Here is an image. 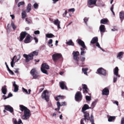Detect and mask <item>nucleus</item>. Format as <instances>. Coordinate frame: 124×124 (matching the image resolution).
<instances>
[{
	"label": "nucleus",
	"mask_w": 124,
	"mask_h": 124,
	"mask_svg": "<svg viewBox=\"0 0 124 124\" xmlns=\"http://www.w3.org/2000/svg\"><path fill=\"white\" fill-rule=\"evenodd\" d=\"M60 86L62 89H67V88L65 85V82L64 81H61L59 82Z\"/></svg>",
	"instance_id": "obj_14"
},
{
	"label": "nucleus",
	"mask_w": 124,
	"mask_h": 124,
	"mask_svg": "<svg viewBox=\"0 0 124 124\" xmlns=\"http://www.w3.org/2000/svg\"><path fill=\"white\" fill-rule=\"evenodd\" d=\"M91 108L89 107V106L87 104H85L82 108V112H85V111Z\"/></svg>",
	"instance_id": "obj_15"
},
{
	"label": "nucleus",
	"mask_w": 124,
	"mask_h": 124,
	"mask_svg": "<svg viewBox=\"0 0 124 124\" xmlns=\"http://www.w3.org/2000/svg\"><path fill=\"white\" fill-rule=\"evenodd\" d=\"M30 36L29 35L26 36L24 40V42L25 43H28L31 42V40L30 39Z\"/></svg>",
	"instance_id": "obj_20"
},
{
	"label": "nucleus",
	"mask_w": 124,
	"mask_h": 124,
	"mask_svg": "<svg viewBox=\"0 0 124 124\" xmlns=\"http://www.w3.org/2000/svg\"><path fill=\"white\" fill-rule=\"evenodd\" d=\"M66 103L65 102H63L61 103V106H64L66 105Z\"/></svg>",
	"instance_id": "obj_63"
},
{
	"label": "nucleus",
	"mask_w": 124,
	"mask_h": 124,
	"mask_svg": "<svg viewBox=\"0 0 124 124\" xmlns=\"http://www.w3.org/2000/svg\"><path fill=\"white\" fill-rule=\"evenodd\" d=\"M96 46H97L100 49H101L102 50H103V49L101 47L100 44L98 42H97L96 43Z\"/></svg>",
	"instance_id": "obj_49"
},
{
	"label": "nucleus",
	"mask_w": 124,
	"mask_h": 124,
	"mask_svg": "<svg viewBox=\"0 0 124 124\" xmlns=\"http://www.w3.org/2000/svg\"><path fill=\"white\" fill-rule=\"evenodd\" d=\"M82 95L81 93L80 92H77L75 95V99L77 101H79L81 100Z\"/></svg>",
	"instance_id": "obj_6"
},
{
	"label": "nucleus",
	"mask_w": 124,
	"mask_h": 124,
	"mask_svg": "<svg viewBox=\"0 0 124 124\" xmlns=\"http://www.w3.org/2000/svg\"><path fill=\"white\" fill-rule=\"evenodd\" d=\"M14 122L15 124H20L22 123V120L20 119H18V122L17 121L16 119H15Z\"/></svg>",
	"instance_id": "obj_32"
},
{
	"label": "nucleus",
	"mask_w": 124,
	"mask_h": 124,
	"mask_svg": "<svg viewBox=\"0 0 124 124\" xmlns=\"http://www.w3.org/2000/svg\"><path fill=\"white\" fill-rule=\"evenodd\" d=\"M16 57V56H14V57L13 58V59L12 60V61L11 62V66L13 68L14 67V64L16 62H17L20 59V55H19L18 57H17L15 59V60L16 61V62L14 63V59Z\"/></svg>",
	"instance_id": "obj_9"
},
{
	"label": "nucleus",
	"mask_w": 124,
	"mask_h": 124,
	"mask_svg": "<svg viewBox=\"0 0 124 124\" xmlns=\"http://www.w3.org/2000/svg\"><path fill=\"white\" fill-rule=\"evenodd\" d=\"M75 10V9L74 8H70L68 10V11L69 12H74Z\"/></svg>",
	"instance_id": "obj_52"
},
{
	"label": "nucleus",
	"mask_w": 124,
	"mask_h": 124,
	"mask_svg": "<svg viewBox=\"0 0 124 124\" xmlns=\"http://www.w3.org/2000/svg\"><path fill=\"white\" fill-rule=\"evenodd\" d=\"M46 37L48 38H51L53 37H54V36L51 33H47L46 35Z\"/></svg>",
	"instance_id": "obj_41"
},
{
	"label": "nucleus",
	"mask_w": 124,
	"mask_h": 124,
	"mask_svg": "<svg viewBox=\"0 0 124 124\" xmlns=\"http://www.w3.org/2000/svg\"><path fill=\"white\" fill-rule=\"evenodd\" d=\"M49 93V92L47 90H45L43 92L41 95L42 98L46 100L47 102L49 101L50 96Z\"/></svg>",
	"instance_id": "obj_3"
},
{
	"label": "nucleus",
	"mask_w": 124,
	"mask_h": 124,
	"mask_svg": "<svg viewBox=\"0 0 124 124\" xmlns=\"http://www.w3.org/2000/svg\"><path fill=\"white\" fill-rule=\"evenodd\" d=\"M97 102V101L96 100H95L93 101L91 104V107L90 108H93L95 107Z\"/></svg>",
	"instance_id": "obj_34"
},
{
	"label": "nucleus",
	"mask_w": 124,
	"mask_h": 124,
	"mask_svg": "<svg viewBox=\"0 0 124 124\" xmlns=\"http://www.w3.org/2000/svg\"><path fill=\"white\" fill-rule=\"evenodd\" d=\"M11 26L12 27V28L14 30H15L17 27V26L12 21L11 22Z\"/></svg>",
	"instance_id": "obj_35"
},
{
	"label": "nucleus",
	"mask_w": 124,
	"mask_h": 124,
	"mask_svg": "<svg viewBox=\"0 0 124 124\" xmlns=\"http://www.w3.org/2000/svg\"><path fill=\"white\" fill-rule=\"evenodd\" d=\"M124 53L123 52H120L118 53L117 56V58L119 59H121Z\"/></svg>",
	"instance_id": "obj_19"
},
{
	"label": "nucleus",
	"mask_w": 124,
	"mask_h": 124,
	"mask_svg": "<svg viewBox=\"0 0 124 124\" xmlns=\"http://www.w3.org/2000/svg\"><path fill=\"white\" fill-rule=\"evenodd\" d=\"M1 91L2 93L4 94H6L7 92V88L6 86V85H4L2 87Z\"/></svg>",
	"instance_id": "obj_24"
},
{
	"label": "nucleus",
	"mask_w": 124,
	"mask_h": 124,
	"mask_svg": "<svg viewBox=\"0 0 124 124\" xmlns=\"http://www.w3.org/2000/svg\"><path fill=\"white\" fill-rule=\"evenodd\" d=\"M86 49V48H81L80 49L81 50V52H80V54L81 55H84L86 53V51H85V49Z\"/></svg>",
	"instance_id": "obj_30"
},
{
	"label": "nucleus",
	"mask_w": 124,
	"mask_h": 124,
	"mask_svg": "<svg viewBox=\"0 0 124 124\" xmlns=\"http://www.w3.org/2000/svg\"><path fill=\"white\" fill-rule=\"evenodd\" d=\"M23 55V57L25 58L26 62H28L30 60H32L33 59V56L32 54L30 53L28 55L24 54Z\"/></svg>",
	"instance_id": "obj_5"
},
{
	"label": "nucleus",
	"mask_w": 124,
	"mask_h": 124,
	"mask_svg": "<svg viewBox=\"0 0 124 124\" xmlns=\"http://www.w3.org/2000/svg\"><path fill=\"white\" fill-rule=\"evenodd\" d=\"M24 3V2L23 1H21L18 3V7H20V6L23 5Z\"/></svg>",
	"instance_id": "obj_47"
},
{
	"label": "nucleus",
	"mask_w": 124,
	"mask_h": 124,
	"mask_svg": "<svg viewBox=\"0 0 124 124\" xmlns=\"http://www.w3.org/2000/svg\"><path fill=\"white\" fill-rule=\"evenodd\" d=\"M108 22V20L107 19L103 18L101 20V23L103 24L106 23Z\"/></svg>",
	"instance_id": "obj_38"
},
{
	"label": "nucleus",
	"mask_w": 124,
	"mask_h": 124,
	"mask_svg": "<svg viewBox=\"0 0 124 124\" xmlns=\"http://www.w3.org/2000/svg\"><path fill=\"white\" fill-rule=\"evenodd\" d=\"M62 56V55L60 54H55L52 55V58L54 61H55L59 59Z\"/></svg>",
	"instance_id": "obj_7"
},
{
	"label": "nucleus",
	"mask_w": 124,
	"mask_h": 124,
	"mask_svg": "<svg viewBox=\"0 0 124 124\" xmlns=\"http://www.w3.org/2000/svg\"><path fill=\"white\" fill-rule=\"evenodd\" d=\"M85 60V58L84 56H82L81 58V60L82 62L84 61Z\"/></svg>",
	"instance_id": "obj_53"
},
{
	"label": "nucleus",
	"mask_w": 124,
	"mask_h": 124,
	"mask_svg": "<svg viewBox=\"0 0 124 124\" xmlns=\"http://www.w3.org/2000/svg\"><path fill=\"white\" fill-rule=\"evenodd\" d=\"M31 4L29 3L27 6V8L26 10V11L27 12L29 13L31 10Z\"/></svg>",
	"instance_id": "obj_28"
},
{
	"label": "nucleus",
	"mask_w": 124,
	"mask_h": 124,
	"mask_svg": "<svg viewBox=\"0 0 124 124\" xmlns=\"http://www.w3.org/2000/svg\"><path fill=\"white\" fill-rule=\"evenodd\" d=\"M57 104L58 107V110H59L60 109V107L61 106V104L58 101L57 103Z\"/></svg>",
	"instance_id": "obj_43"
},
{
	"label": "nucleus",
	"mask_w": 124,
	"mask_h": 124,
	"mask_svg": "<svg viewBox=\"0 0 124 124\" xmlns=\"http://www.w3.org/2000/svg\"><path fill=\"white\" fill-rule=\"evenodd\" d=\"M96 0H88V3L89 5V7H91L90 6L92 5H95Z\"/></svg>",
	"instance_id": "obj_16"
},
{
	"label": "nucleus",
	"mask_w": 124,
	"mask_h": 124,
	"mask_svg": "<svg viewBox=\"0 0 124 124\" xmlns=\"http://www.w3.org/2000/svg\"><path fill=\"white\" fill-rule=\"evenodd\" d=\"M51 116L52 117H56V115L55 113H53L51 114Z\"/></svg>",
	"instance_id": "obj_62"
},
{
	"label": "nucleus",
	"mask_w": 124,
	"mask_h": 124,
	"mask_svg": "<svg viewBox=\"0 0 124 124\" xmlns=\"http://www.w3.org/2000/svg\"><path fill=\"white\" fill-rule=\"evenodd\" d=\"M84 114V117L85 118L84 119H85V121L86 119L87 120H89V114L86 112H83ZM84 119V118H83Z\"/></svg>",
	"instance_id": "obj_23"
},
{
	"label": "nucleus",
	"mask_w": 124,
	"mask_h": 124,
	"mask_svg": "<svg viewBox=\"0 0 124 124\" xmlns=\"http://www.w3.org/2000/svg\"><path fill=\"white\" fill-rule=\"evenodd\" d=\"M113 103L114 104H116L117 106L118 105V102L117 101H115L114 102H113Z\"/></svg>",
	"instance_id": "obj_64"
},
{
	"label": "nucleus",
	"mask_w": 124,
	"mask_h": 124,
	"mask_svg": "<svg viewBox=\"0 0 124 124\" xmlns=\"http://www.w3.org/2000/svg\"><path fill=\"white\" fill-rule=\"evenodd\" d=\"M38 6V5L36 3H35L33 5L34 8L35 9L37 8Z\"/></svg>",
	"instance_id": "obj_56"
},
{
	"label": "nucleus",
	"mask_w": 124,
	"mask_h": 124,
	"mask_svg": "<svg viewBox=\"0 0 124 124\" xmlns=\"http://www.w3.org/2000/svg\"><path fill=\"white\" fill-rule=\"evenodd\" d=\"M98 38L97 37H95L93 38L91 41V43L92 44H94L97 42Z\"/></svg>",
	"instance_id": "obj_29"
},
{
	"label": "nucleus",
	"mask_w": 124,
	"mask_h": 124,
	"mask_svg": "<svg viewBox=\"0 0 124 124\" xmlns=\"http://www.w3.org/2000/svg\"><path fill=\"white\" fill-rule=\"evenodd\" d=\"M20 109L22 111H23L25 110L26 109H28L26 107L24 106L23 105H20Z\"/></svg>",
	"instance_id": "obj_33"
},
{
	"label": "nucleus",
	"mask_w": 124,
	"mask_h": 124,
	"mask_svg": "<svg viewBox=\"0 0 124 124\" xmlns=\"http://www.w3.org/2000/svg\"><path fill=\"white\" fill-rule=\"evenodd\" d=\"M79 54V53L78 51H73V58L75 60L78 61L79 57H78Z\"/></svg>",
	"instance_id": "obj_10"
},
{
	"label": "nucleus",
	"mask_w": 124,
	"mask_h": 124,
	"mask_svg": "<svg viewBox=\"0 0 124 124\" xmlns=\"http://www.w3.org/2000/svg\"><path fill=\"white\" fill-rule=\"evenodd\" d=\"M34 33L35 34H40V32L39 30L35 31L34 32Z\"/></svg>",
	"instance_id": "obj_55"
},
{
	"label": "nucleus",
	"mask_w": 124,
	"mask_h": 124,
	"mask_svg": "<svg viewBox=\"0 0 124 124\" xmlns=\"http://www.w3.org/2000/svg\"><path fill=\"white\" fill-rule=\"evenodd\" d=\"M118 68L116 67L113 70V74L114 76L113 78V82L115 83L117 81L118 78H119L120 76L118 74Z\"/></svg>",
	"instance_id": "obj_1"
},
{
	"label": "nucleus",
	"mask_w": 124,
	"mask_h": 124,
	"mask_svg": "<svg viewBox=\"0 0 124 124\" xmlns=\"http://www.w3.org/2000/svg\"><path fill=\"white\" fill-rule=\"evenodd\" d=\"M115 116H110L108 118V121L109 122L113 121L115 119Z\"/></svg>",
	"instance_id": "obj_36"
},
{
	"label": "nucleus",
	"mask_w": 124,
	"mask_h": 124,
	"mask_svg": "<svg viewBox=\"0 0 124 124\" xmlns=\"http://www.w3.org/2000/svg\"><path fill=\"white\" fill-rule=\"evenodd\" d=\"M85 98L86 100L88 101H90L91 100V96H85Z\"/></svg>",
	"instance_id": "obj_44"
},
{
	"label": "nucleus",
	"mask_w": 124,
	"mask_h": 124,
	"mask_svg": "<svg viewBox=\"0 0 124 124\" xmlns=\"http://www.w3.org/2000/svg\"><path fill=\"white\" fill-rule=\"evenodd\" d=\"M124 124V117H123L121 120V124Z\"/></svg>",
	"instance_id": "obj_58"
},
{
	"label": "nucleus",
	"mask_w": 124,
	"mask_h": 124,
	"mask_svg": "<svg viewBox=\"0 0 124 124\" xmlns=\"http://www.w3.org/2000/svg\"><path fill=\"white\" fill-rule=\"evenodd\" d=\"M22 91L23 92L25 93L26 94L28 93V92L27 90L25 89L23 87L22 88Z\"/></svg>",
	"instance_id": "obj_46"
},
{
	"label": "nucleus",
	"mask_w": 124,
	"mask_h": 124,
	"mask_svg": "<svg viewBox=\"0 0 124 124\" xmlns=\"http://www.w3.org/2000/svg\"><path fill=\"white\" fill-rule=\"evenodd\" d=\"M31 73L34 79H39L40 76L37 70L35 68L32 69L31 71Z\"/></svg>",
	"instance_id": "obj_2"
},
{
	"label": "nucleus",
	"mask_w": 124,
	"mask_h": 124,
	"mask_svg": "<svg viewBox=\"0 0 124 124\" xmlns=\"http://www.w3.org/2000/svg\"><path fill=\"white\" fill-rule=\"evenodd\" d=\"M8 72L10 74H11L12 75H13L14 74V73L11 70H10V71H9Z\"/></svg>",
	"instance_id": "obj_61"
},
{
	"label": "nucleus",
	"mask_w": 124,
	"mask_h": 124,
	"mask_svg": "<svg viewBox=\"0 0 124 124\" xmlns=\"http://www.w3.org/2000/svg\"><path fill=\"white\" fill-rule=\"evenodd\" d=\"M85 119H83L81 120L80 121L81 124H85L83 121H85Z\"/></svg>",
	"instance_id": "obj_60"
},
{
	"label": "nucleus",
	"mask_w": 124,
	"mask_h": 124,
	"mask_svg": "<svg viewBox=\"0 0 124 124\" xmlns=\"http://www.w3.org/2000/svg\"><path fill=\"white\" fill-rule=\"evenodd\" d=\"M9 25V24H8L7 26V32L8 33H9L11 31V29L9 28L8 26Z\"/></svg>",
	"instance_id": "obj_50"
},
{
	"label": "nucleus",
	"mask_w": 124,
	"mask_h": 124,
	"mask_svg": "<svg viewBox=\"0 0 124 124\" xmlns=\"http://www.w3.org/2000/svg\"><path fill=\"white\" fill-rule=\"evenodd\" d=\"M120 18L121 19H123L124 18V12L122 11L119 13Z\"/></svg>",
	"instance_id": "obj_31"
},
{
	"label": "nucleus",
	"mask_w": 124,
	"mask_h": 124,
	"mask_svg": "<svg viewBox=\"0 0 124 124\" xmlns=\"http://www.w3.org/2000/svg\"><path fill=\"white\" fill-rule=\"evenodd\" d=\"M52 42H53L52 39H50L49 40V41L48 42V44L49 45H50L51 44H52Z\"/></svg>",
	"instance_id": "obj_59"
},
{
	"label": "nucleus",
	"mask_w": 124,
	"mask_h": 124,
	"mask_svg": "<svg viewBox=\"0 0 124 124\" xmlns=\"http://www.w3.org/2000/svg\"><path fill=\"white\" fill-rule=\"evenodd\" d=\"M5 109L12 113L13 112V109L12 107L9 105L4 106Z\"/></svg>",
	"instance_id": "obj_11"
},
{
	"label": "nucleus",
	"mask_w": 124,
	"mask_h": 124,
	"mask_svg": "<svg viewBox=\"0 0 124 124\" xmlns=\"http://www.w3.org/2000/svg\"><path fill=\"white\" fill-rule=\"evenodd\" d=\"M45 69L41 68V70L42 72L43 73L47 75L48 73H47V71Z\"/></svg>",
	"instance_id": "obj_42"
},
{
	"label": "nucleus",
	"mask_w": 124,
	"mask_h": 124,
	"mask_svg": "<svg viewBox=\"0 0 124 124\" xmlns=\"http://www.w3.org/2000/svg\"><path fill=\"white\" fill-rule=\"evenodd\" d=\"M33 39L35 41V42L36 43H37L38 41V39L35 37H34Z\"/></svg>",
	"instance_id": "obj_57"
},
{
	"label": "nucleus",
	"mask_w": 124,
	"mask_h": 124,
	"mask_svg": "<svg viewBox=\"0 0 124 124\" xmlns=\"http://www.w3.org/2000/svg\"><path fill=\"white\" fill-rule=\"evenodd\" d=\"M53 23L54 24L56 25L58 27V28L60 29L61 27L60 26V22L58 19L55 20L53 22Z\"/></svg>",
	"instance_id": "obj_12"
},
{
	"label": "nucleus",
	"mask_w": 124,
	"mask_h": 124,
	"mask_svg": "<svg viewBox=\"0 0 124 124\" xmlns=\"http://www.w3.org/2000/svg\"><path fill=\"white\" fill-rule=\"evenodd\" d=\"M30 115V110L29 109H26L24 112V115L22 116L21 118L23 120H27L29 118Z\"/></svg>",
	"instance_id": "obj_4"
},
{
	"label": "nucleus",
	"mask_w": 124,
	"mask_h": 124,
	"mask_svg": "<svg viewBox=\"0 0 124 124\" xmlns=\"http://www.w3.org/2000/svg\"><path fill=\"white\" fill-rule=\"evenodd\" d=\"M13 85L15 88L14 91L15 92H17L18 90V86L16 84V82L15 81L14 82Z\"/></svg>",
	"instance_id": "obj_25"
},
{
	"label": "nucleus",
	"mask_w": 124,
	"mask_h": 124,
	"mask_svg": "<svg viewBox=\"0 0 124 124\" xmlns=\"http://www.w3.org/2000/svg\"><path fill=\"white\" fill-rule=\"evenodd\" d=\"M109 93L108 89L107 88H104L102 90V94L103 95H108Z\"/></svg>",
	"instance_id": "obj_17"
},
{
	"label": "nucleus",
	"mask_w": 124,
	"mask_h": 124,
	"mask_svg": "<svg viewBox=\"0 0 124 124\" xmlns=\"http://www.w3.org/2000/svg\"><path fill=\"white\" fill-rule=\"evenodd\" d=\"M113 5H112V6L110 8L111 10L112 13L113 15H114V16L115 15V14L114 12L113 11Z\"/></svg>",
	"instance_id": "obj_51"
},
{
	"label": "nucleus",
	"mask_w": 124,
	"mask_h": 124,
	"mask_svg": "<svg viewBox=\"0 0 124 124\" xmlns=\"http://www.w3.org/2000/svg\"><path fill=\"white\" fill-rule=\"evenodd\" d=\"M12 93H9L8 95V97H5V98H4V99H6L7 98H8L9 97H12Z\"/></svg>",
	"instance_id": "obj_54"
},
{
	"label": "nucleus",
	"mask_w": 124,
	"mask_h": 124,
	"mask_svg": "<svg viewBox=\"0 0 124 124\" xmlns=\"http://www.w3.org/2000/svg\"><path fill=\"white\" fill-rule=\"evenodd\" d=\"M63 98V97L59 96L57 97H56L55 98V99L56 101H58L60 99H62Z\"/></svg>",
	"instance_id": "obj_45"
},
{
	"label": "nucleus",
	"mask_w": 124,
	"mask_h": 124,
	"mask_svg": "<svg viewBox=\"0 0 124 124\" xmlns=\"http://www.w3.org/2000/svg\"><path fill=\"white\" fill-rule=\"evenodd\" d=\"M97 71L98 73L103 75L105 76L106 75V71L102 68H99L97 70Z\"/></svg>",
	"instance_id": "obj_8"
},
{
	"label": "nucleus",
	"mask_w": 124,
	"mask_h": 124,
	"mask_svg": "<svg viewBox=\"0 0 124 124\" xmlns=\"http://www.w3.org/2000/svg\"><path fill=\"white\" fill-rule=\"evenodd\" d=\"M26 34L27 33L25 32H22L21 33L20 38V41H22L24 39Z\"/></svg>",
	"instance_id": "obj_21"
},
{
	"label": "nucleus",
	"mask_w": 124,
	"mask_h": 124,
	"mask_svg": "<svg viewBox=\"0 0 124 124\" xmlns=\"http://www.w3.org/2000/svg\"><path fill=\"white\" fill-rule=\"evenodd\" d=\"M66 43L69 45L72 46H74V43L71 39H70L68 42H67Z\"/></svg>",
	"instance_id": "obj_37"
},
{
	"label": "nucleus",
	"mask_w": 124,
	"mask_h": 124,
	"mask_svg": "<svg viewBox=\"0 0 124 124\" xmlns=\"http://www.w3.org/2000/svg\"><path fill=\"white\" fill-rule=\"evenodd\" d=\"M78 43L79 45H80L82 47V48H86V47L85 45L84 42L81 39H79L78 40Z\"/></svg>",
	"instance_id": "obj_18"
},
{
	"label": "nucleus",
	"mask_w": 124,
	"mask_h": 124,
	"mask_svg": "<svg viewBox=\"0 0 124 124\" xmlns=\"http://www.w3.org/2000/svg\"><path fill=\"white\" fill-rule=\"evenodd\" d=\"M88 70V68H83L82 69V70L84 74L87 75V71Z\"/></svg>",
	"instance_id": "obj_40"
},
{
	"label": "nucleus",
	"mask_w": 124,
	"mask_h": 124,
	"mask_svg": "<svg viewBox=\"0 0 124 124\" xmlns=\"http://www.w3.org/2000/svg\"><path fill=\"white\" fill-rule=\"evenodd\" d=\"M82 86L83 93L85 94L87 93L89 90L87 85L85 84H83Z\"/></svg>",
	"instance_id": "obj_13"
},
{
	"label": "nucleus",
	"mask_w": 124,
	"mask_h": 124,
	"mask_svg": "<svg viewBox=\"0 0 124 124\" xmlns=\"http://www.w3.org/2000/svg\"><path fill=\"white\" fill-rule=\"evenodd\" d=\"M88 18L87 17H85L84 19V22L87 25V22Z\"/></svg>",
	"instance_id": "obj_48"
},
{
	"label": "nucleus",
	"mask_w": 124,
	"mask_h": 124,
	"mask_svg": "<svg viewBox=\"0 0 124 124\" xmlns=\"http://www.w3.org/2000/svg\"><path fill=\"white\" fill-rule=\"evenodd\" d=\"M27 14L24 10L22 9V17L23 19L25 18L26 17Z\"/></svg>",
	"instance_id": "obj_26"
},
{
	"label": "nucleus",
	"mask_w": 124,
	"mask_h": 124,
	"mask_svg": "<svg viewBox=\"0 0 124 124\" xmlns=\"http://www.w3.org/2000/svg\"><path fill=\"white\" fill-rule=\"evenodd\" d=\"M41 68L47 69H49V67L48 65L46 63H43L41 65Z\"/></svg>",
	"instance_id": "obj_27"
},
{
	"label": "nucleus",
	"mask_w": 124,
	"mask_h": 124,
	"mask_svg": "<svg viewBox=\"0 0 124 124\" xmlns=\"http://www.w3.org/2000/svg\"><path fill=\"white\" fill-rule=\"evenodd\" d=\"M100 31L101 32L104 33L105 32L106 29L104 25H101L99 27Z\"/></svg>",
	"instance_id": "obj_22"
},
{
	"label": "nucleus",
	"mask_w": 124,
	"mask_h": 124,
	"mask_svg": "<svg viewBox=\"0 0 124 124\" xmlns=\"http://www.w3.org/2000/svg\"><path fill=\"white\" fill-rule=\"evenodd\" d=\"M31 54H32L33 56V57L34 56H37L38 54V50H36L33 52Z\"/></svg>",
	"instance_id": "obj_39"
}]
</instances>
